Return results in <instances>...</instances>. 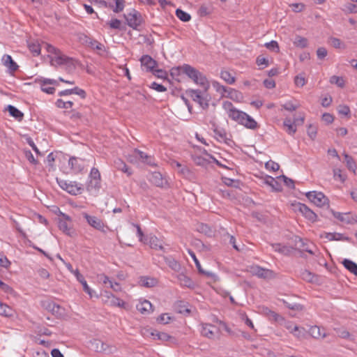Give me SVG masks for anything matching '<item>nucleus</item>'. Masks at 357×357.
Here are the masks:
<instances>
[{"label": "nucleus", "mask_w": 357, "mask_h": 357, "mask_svg": "<svg viewBox=\"0 0 357 357\" xmlns=\"http://www.w3.org/2000/svg\"><path fill=\"white\" fill-rule=\"evenodd\" d=\"M225 96L236 101H240L243 98L242 94L240 92L231 88H229V90Z\"/></svg>", "instance_id": "obj_36"}, {"label": "nucleus", "mask_w": 357, "mask_h": 357, "mask_svg": "<svg viewBox=\"0 0 357 357\" xmlns=\"http://www.w3.org/2000/svg\"><path fill=\"white\" fill-rule=\"evenodd\" d=\"M291 205L296 207L307 220L311 222L317 221V214L305 204L298 203L296 204H291Z\"/></svg>", "instance_id": "obj_15"}, {"label": "nucleus", "mask_w": 357, "mask_h": 357, "mask_svg": "<svg viewBox=\"0 0 357 357\" xmlns=\"http://www.w3.org/2000/svg\"><path fill=\"white\" fill-rule=\"evenodd\" d=\"M155 77L160 79H165L167 76V73L166 71L162 69L153 70L151 72Z\"/></svg>", "instance_id": "obj_60"}, {"label": "nucleus", "mask_w": 357, "mask_h": 357, "mask_svg": "<svg viewBox=\"0 0 357 357\" xmlns=\"http://www.w3.org/2000/svg\"><path fill=\"white\" fill-rule=\"evenodd\" d=\"M212 11L213 8L211 6L202 5L199 8L198 13L201 17H205L210 15Z\"/></svg>", "instance_id": "obj_50"}, {"label": "nucleus", "mask_w": 357, "mask_h": 357, "mask_svg": "<svg viewBox=\"0 0 357 357\" xmlns=\"http://www.w3.org/2000/svg\"><path fill=\"white\" fill-rule=\"evenodd\" d=\"M166 263L168 264V266L174 271H178L180 268V264L172 258H166L165 259Z\"/></svg>", "instance_id": "obj_55"}, {"label": "nucleus", "mask_w": 357, "mask_h": 357, "mask_svg": "<svg viewBox=\"0 0 357 357\" xmlns=\"http://www.w3.org/2000/svg\"><path fill=\"white\" fill-rule=\"evenodd\" d=\"M305 115L304 114H300L298 117L294 118L293 123H291V132H296V128H294V125L295 126L302 125L304 123Z\"/></svg>", "instance_id": "obj_51"}, {"label": "nucleus", "mask_w": 357, "mask_h": 357, "mask_svg": "<svg viewBox=\"0 0 357 357\" xmlns=\"http://www.w3.org/2000/svg\"><path fill=\"white\" fill-rule=\"evenodd\" d=\"M289 178L284 176H279L275 178L270 176H266L264 178V183L270 186L275 191H280L282 190V183H284L287 185V181Z\"/></svg>", "instance_id": "obj_9"}, {"label": "nucleus", "mask_w": 357, "mask_h": 357, "mask_svg": "<svg viewBox=\"0 0 357 357\" xmlns=\"http://www.w3.org/2000/svg\"><path fill=\"white\" fill-rule=\"evenodd\" d=\"M55 105L57 107L61 108V109H70L72 108L73 105V102L71 100H66L65 101L63 99H58Z\"/></svg>", "instance_id": "obj_46"}, {"label": "nucleus", "mask_w": 357, "mask_h": 357, "mask_svg": "<svg viewBox=\"0 0 357 357\" xmlns=\"http://www.w3.org/2000/svg\"><path fill=\"white\" fill-rule=\"evenodd\" d=\"M151 335L154 340H160L162 341H167L170 339V336L167 333L159 332L155 330L151 333Z\"/></svg>", "instance_id": "obj_37"}, {"label": "nucleus", "mask_w": 357, "mask_h": 357, "mask_svg": "<svg viewBox=\"0 0 357 357\" xmlns=\"http://www.w3.org/2000/svg\"><path fill=\"white\" fill-rule=\"evenodd\" d=\"M343 155L344 157L347 168L349 170L352 171L353 172H355L356 169V165L354 159L346 153H344Z\"/></svg>", "instance_id": "obj_43"}, {"label": "nucleus", "mask_w": 357, "mask_h": 357, "mask_svg": "<svg viewBox=\"0 0 357 357\" xmlns=\"http://www.w3.org/2000/svg\"><path fill=\"white\" fill-rule=\"evenodd\" d=\"M13 313L14 310L12 307L5 303L0 302V315L5 317H12Z\"/></svg>", "instance_id": "obj_34"}, {"label": "nucleus", "mask_w": 357, "mask_h": 357, "mask_svg": "<svg viewBox=\"0 0 357 357\" xmlns=\"http://www.w3.org/2000/svg\"><path fill=\"white\" fill-rule=\"evenodd\" d=\"M220 77L229 84H232L235 82V77L228 71L224 70L220 73Z\"/></svg>", "instance_id": "obj_44"}, {"label": "nucleus", "mask_w": 357, "mask_h": 357, "mask_svg": "<svg viewBox=\"0 0 357 357\" xmlns=\"http://www.w3.org/2000/svg\"><path fill=\"white\" fill-rule=\"evenodd\" d=\"M330 82L336 84L339 87H343L344 86V80L342 77L333 75L331 77Z\"/></svg>", "instance_id": "obj_52"}, {"label": "nucleus", "mask_w": 357, "mask_h": 357, "mask_svg": "<svg viewBox=\"0 0 357 357\" xmlns=\"http://www.w3.org/2000/svg\"><path fill=\"white\" fill-rule=\"evenodd\" d=\"M265 167L269 172H275L279 169V165L274 161L269 160L265 164Z\"/></svg>", "instance_id": "obj_56"}, {"label": "nucleus", "mask_w": 357, "mask_h": 357, "mask_svg": "<svg viewBox=\"0 0 357 357\" xmlns=\"http://www.w3.org/2000/svg\"><path fill=\"white\" fill-rule=\"evenodd\" d=\"M272 248L275 251L285 255H288L290 253L289 248L280 243L273 244Z\"/></svg>", "instance_id": "obj_42"}, {"label": "nucleus", "mask_w": 357, "mask_h": 357, "mask_svg": "<svg viewBox=\"0 0 357 357\" xmlns=\"http://www.w3.org/2000/svg\"><path fill=\"white\" fill-rule=\"evenodd\" d=\"M305 195L312 203L319 207L328 206L329 205L328 197L321 192H307Z\"/></svg>", "instance_id": "obj_7"}, {"label": "nucleus", "mask_w": 357, "mask_h": 357, "mask_svg": "<svg viewBox=\"0 0 357 357\" xmlns=\"http://www.w3.org/2000/svg\"><path fill=\"white\" fill-rule=\"evenodd\" d=\"M68 164L70 166L74 173L78 174L83 171L85 167V162L84 160L72 157L69 159Z\"/></svg>", "instance_id": "obj_20"}, {"label": "nucleus", "mask_w": 357, "mask_h": 357, "mask_svg": "<svg viewBox=\"0 0 357 357\" xmlns=\"http://www.w3.org/2000/svg\"><path fill=\"white\" fill-rule=\"evenodd\" d=\"M294 84L297 87H303L307 82L304 73H300L294 77Z\"/></svg>", "instance_id": "obj_48"}, {"label": "nucleus", "mask_w": 357, "mask_h": 357, "mask_svg": "<svg viewBox=\"0 0 357 357\" xmlns=\"http://www.w3.org/2000/svg\"><path fill=\"white\" fill-rule=\"evenodd\" d=\"M215 135L218 137L220 141H222L227 144H230L231 142L230 135L226 132V131L223 129L215 130Z\"/></svg>", "instance_id": "obj_32"}, {"label": "nucleus", "mask_w": 357, "mask_h": 357, "mask_svg": "<svg viewBox=\"0 0 357 357\" xmlns=\"http://www.w3.org/2000/svg\"><path fill=\"white\" fill-rule=\"evenodd\" d=\"M294 45L297 47L304 48L307 46L308 42L307 38L300 36H297L294 39Z\"/></svg>", "instance_id": "obj_45"}, {"label": "nucleus", "mask_w": 357, "mask_h": 357, "mask_svg": "<svg viewBox=\"0 0 357 357\" xmlns=\"http://www.w3.org/2000/svg\"><path fill=\"white\" fill-rule=\"evenodd\" d=\"M82 215L91 227L102 232H106L105 229L106 226L100 218L96 216L90 215L86 213H82Z\"/></svg>", "instance_id": "obj_12"}, {"label": "nucleus", "mask_w": 357, "mask_h": 357, "mask_svg": "<svg viewBox=\"0 0 357 357\" xmlns=\"http://www.w3.org/2000/svg\"><path fill=\"white\" fill-rule=\"evenodd\" d=\"M89 183L87 185L88 190H98L100 188V174L97 168L93 167L89 174Z\"/></svg>", "instance_id": "obj_11"}, {"label": "nucleus", "mask_w": 357, "mask_h": 357, "mask_svg": "<svg viewBox=\"0 0 357 357\" xmlns=\"http://www.w3.org/2000/svg\"><path fill=\"white\" fill-rule=\"evenodd\" d=\"M115 167L124 173L128 174V175L131 174V172L129 170V168L126 165V164L121 159H117L114 161Z\"/></svg>", "instance_id": "obj_39"}, {"label": "nucleus", "mask_w": 357, "mask_h": 357, "mask_svg": "<svg viewBox=\"0 0 357 357\" xmlns=\"http://www.w3.org/2000/svg\"><path fill=\"white\" fill-rule=\"evenodd\" d=\"M330 43L331 45H333L335 48L337 49H344L345 45L337 38H331Z\"/></svg>", "instance_id": "obj_54"}, {"label": "nucleus", "mask_w": 357, "mask_h": 357, "mask_svg": "<svg viewBox=\"0 0 357 357\" xmlns=\"http://www.w3.org/2000/svg\"><path fill=\"white\" fill-rule=\"evenodd\" d=\"M56 82L55 79H43L40 81L41 90L48 94H53L56 89L54 86H51L50 85L56 84Z\"/></svg>", "instance_id": "obj_22"}, {"label": "nucleus", "mask_w": 357, "mask_h": 357, "mask_svg": "<svg viewBox=\"0 0 357 357\" xmlns=\"http://www.w3.org/2000/svg\"><path fill=\"white\" fill-rule=\"evenodd\" d=\"M137 310L142 314H148L153 311L152 304L148 300H139L136 305Z\"/></svg>", "instance_id": "obj_23"}, {"label": "nucleus", "mask_w": 357, "mask_h": 357, "mask_svg": "<svg viewBox=\"0 0 357 357\" xmlns=\"http://www.w3.org/2000/svg\"><path fill=\"white\" fill-rule=\"evenodd\" d=\"M186 94L190 97L193 101L197 102L203 109L208 107V98L207 91L199 89H188Z\"/></svg>", "instance_id": "obj_4"}, {"label": "nucleus", "mask_w": 357, "mask_h": 357, "mask_svg": "<svg viewBox=\"0 0 357 357\" xmlns=\"http://www.w3.org/2000/svg\"><path fill=\"white\" fill-rule=\"evenodd\" d=\"M327 50L325 47H319L317 50V55L318 59H323L327 56Z\"/></svg>", "instance_id": "obj_64"}, {"label": "nucleus", "mask_w": 357, "mask_h": 357, "mask_svg": "<svg viewBox=\"0 0 357 357\" xmlns=\"http://www.w3.org/2000/svg\"><path fill=\"white\" fill-rule=\"evenodd\" d=\"M143 70L152 72L157 66V62L149 55H143L139 59Z\"/></svg>", "instance_id": "obj_18"}, {"label": "nucleus", "mask_w": 357, "mask_h": 357, "mask_svg": "<svg viewBox=\"0 0 357 357\" xmlns=\"http://www.w3.org/2000/svg\"><path fill=\"white\" fill-rule=\"evenodd\" d=\"M72 90V94H76L80 96L82 98H86V92L83 89L79 88V87H75L73 89H71Z\"/></svg>", "instance_id": "obj_63"}, {"label": "nucleus", "mask_w": 357, "mask_h": 357, "mask_svg": "<svg viewBox=\"0 0 357 357\" xmlns=\"http://www.w3.org/2000/svg\"><path fill=\"white\" fill-rule=\"evenodd\" d=\"M308 335H310L312 337L316 339L324 338L326 337L325 330L317 326H311L308 331Z\"/></svg>", "instance_id": "obj_25"}, {"label": "nucleus", "mask_w": 357, "mask_h": 357, "mask_svg": "<svg viewBox=\"0 0 357 357\" xmlns=\"http://www.w3.org/2000/svg\"><path fill=\"white\" fill-rule=\"evenodd\" d=\"M89 46L99 52L105 51V46L100 42L95 40H90L88 42Z\"/></svg>", "instance_id": "obj_47"}, {"label": "nucleus", "mask_w": 357, "mask_h": 357, "mask_svg": "<svg viewBox=\"0 0 357 357\" xmlns=\"http://www.w3.org/2000/svg\"><path fill=\"white\" fill-rule=\"evenodd\" d=\"M294 243V248L295 250H298L301 252H307L311 255H314V252L311 248L312 245H310L307 243H305L303 238L298 236H294L291 237V243Z\"/></svg>", "instance_id": "obj_13"}, {"label": "nucleus", "mask_w": 357, "mask_h": 357, "mask_svg": "<svg viewBox=\"0 0 357 357\" xmlns=\"http://www.w3.org/2000/svg\"><path fill=\"white\" fill-rule=\"evenodd\" d=\"M56 181L63 190L67 191L70 195H77L81 194L83 190L82 185L76 181H68L59 178H56Z\"/></svg>", "instance_id": "obj_6"}, {"label": "nucleus", "mask_w": 357, "mask_h": 357, "mask_svg": "<svg viewBox=\"0 0 357 357\" xmlns=\"http://www.w3.org/2000/svg\"><path fill=\"white\" fill-rule=\"evenodd\" d=\"M108 4L114 13H120L124 8L125 1L124 0H109Z\"/></svg>", "instance_id": "obj_28"}, {"label": "nucleus", "mask_w": 357, "mask_h": 357, "mask_svg": "<svg viewBox=\"0 0 357 357\" xmlns=\"http://www.w3.org/2000/svg\"><path fill=\"white\" fill-rule=\"evenodd\" d=\"M342 264L348 271L357 276V264L351 260L345 259L343 260Z\"/></svg>", "instance_id": "obj_33"}, {"label": "nucleus", "mask_w": 357, "mask_h": 357, "mask_svg": "<svg viewBox=\"0 0 357 357\" xmlns=\"http://www.w3.org/2000/svg\"><path fill=\"white\" fill-rule=\"evenodd\" d=\"M192 158L194 162L197 165L203 167L206 166L212 161H215L217 164H218V162L215 160V158L211 154L208 153L205 150L202 151L200 155L195 154Z\"/></svg>", "instance_id": "obj_16"}, {"label": "nucleus", "mask_w": 357, "mask_h": 357, "mask_svg": "<svg viewBox=\"0 0 357 357\" xmlns=\"http://www.w3.org/2000/svg\"><path fill=\"white\" fill-rule=\"evenodd\" d=\"M29 48L35 55H38L40 53V47L38 44L30 43L29 44Z\"/></svg>", "instance_id": "obj_61"}, {"label": "nucleus", "mask_w": 357, "mask_h": 357, "mask_svg": "<svg viewBox=\"0 0 357 357\" xmlns=\"http://www.w3.org/2000/svg\"><path fill=\"white\" fill-rule=\"evenodd\" d=\"M176 17L183 22H189L191 19V16L189 13L183 11L181 9H177L176 10Z\"/></svg>", "instance_id": "obj_49"}, {"label": "nucleus", "mask_w": 357, "mask_h": 357, "mask_svg": "<svg viewBox=\"0 0 357 357\" xmlns=\"http://www.w3.org/2000/svg\"><path fill=\"white\" fill-rule=\"evenodd\" d=\"M82 287H83V289L84 291L87 294H89V296L92 298L93 296H94V294H95V291L93 290H92L89 286L88 285L87 282L86 280H84V281H82Z\"/></svg>", "instance_id": "obj_59"}, {"label": "nucleus", "mask_w": 357, "mask_h": 357, "mask_svg": "<svg viewBox=\"0 0 357 357\" xmlns=\"http://www.w3.org/2000/svg\"><path fill=\"white\" fill-rule=\"evenodd\" d=\"M222 107L227 116L238 124L251 130H255L258 128L257 122L251 116L236 109L231 102H223Z\"/></svg>", "instance_id": "obj_1"}, {"label": "nucleus", "mask_w": 357, "mask_h": 357, "mask_svg": "<svg viewBox=\"0 0 357 357\" xmlns=\"http://www.w3.org/2000/svg\"><path fill=\"white\" fill-rule=\"evenodd\" d=\"M185 75L192 79L195 84L201 86L205 91H208L210 88V83L206 75L190 65L185 68Z\"/></svg>", "instance_id": "obj_2"}, {"label": "nucleus", "mask_w": 357, "mask_h": 357, "mask_svg": "<svg viewBox=\"0 0 357 357\" xmlns=\"http://www.w3.org/2000/svg\"><path fill=\"white\" fill-rule=\"evenodd\" d=\"M1 61L3 64L11 71H15L18 68V66L13 60L11 56L8 54L3 55Z\"/></svg>", "instance_id": "obj_27"}, {"label": "nucleus", "mask_w": 357, "mask_h": 357, "mask_svg": "<svg viewBox=\"0 0 357 357\" xmlns=\"http://www.w3.org/2000/svg\"><path fill=\"white\" fill-rule=\"evenodd\" d=\"M186 67H189V64H183L182 66L173 67L170 70V75L173 77V79L179 81V77L184 74L185 75V69Z\"/></svg>", "instance_id": "obj_26"}, {"label": "nucleus", "mask_w": 357, "mask_h": 357, "mask_svg": "<svg viewBox=\"0 0 357 357\" xmlns=\"http://www.w3.org/2000/svg\"><path fill=\"white\" fill-rule=\"evenodd\" d=\"M200 326V333L202 335L208 339H213L215 337V334L218 332V328L216 326L208 324H201Z\"/></svg>", "instance_id": "obj_19"}, {"label": "nucleus", "mask_w": 357, "mask_h": 357, "mask_svg": "<svg viewBox=\"0 0 357 357\" xmlns=\"http://www.w3.org/2000/svg\"><path fill=\"white\" fill-rule=\"evenodd\" d=\"M250 272L252 275H256L259 278L271 279L274 277L273 271L261 268L257 265L251 266L250 267Z\"/></svg>", "instance_id": "obj_14"}, {"label": "nucleus", "mask_w": 357, "mask_h": 357, "mask_svg": "<svg viewBox=\"0 0 357 357\" xmlns=\"http://www.w3.org/2000/svg\"><path fill=\"white\" fill-rule=\"evenodd\" d=\"M132 154L135 158L139 160L142 162L146 163L149 165H155L153 158L150 155L146 154L145 153L141 151L135 149L133 151Z\"/></svg>", "instance_id": "obj_24"}, {"label": "nucleus", "mask_w": 357, "mask_h": 357, "mask_svg": "<svg viewBox=\"0 0 357 357\" xmlns=\"http://www.w3.org/2000/svg\"><path fill=\"white\" fill-rule=\"evenodd\" d=\"M178 280L180 281L181 284L183 286L188 287H190L191 286H192V280L185 275H180L178 276Z\"/></svg>", "instance_id": "obj_53"}, {"label": "nucleus", "mask_w": 357, "mask_h": 357, "mask_svg": "<svg viewBox=\"0 0 357 357\" xmlns=\"http://www.w3.org/2000/svg\"><path fill=\"white\" fill-rule=\"evenodd\" d=\"M102 296L103 302L110 306H116L119 307H126V303L123 300L115 296L113 294L108 291H104L102 294Z\"/></svg>", "instance_id": "obj_10"}, {"label": "nucleus", "mask_w": 357, "mask_h": 357, "mask_svg": "<svg viewBox=\"0 0 357 357\" xmlns=\"http://www.w3.org/2000/svg\"><path fill=\"white\" fill-rule=\"evenodd\" d=\"M264 45L267 49L274 52H278L279 51L278 44L275 40H271V42L266 43Z\"/></svg>", "instance_id": "obj_57"}, {"label": "nucleus", "mask_w": 357, "mask_h": 357, "mask_svg": "<svg viewBox=\"0 0 357 357\" xmlns=\"http://www.w3.org/2000/svg\"><path fill=\"white\" fill-rule=\"evenodd\" d=\"M132 225L137 229V235L140 242L149 243L151 248L163 250L162 241L159 238L155 236H151L149 238L144 237L139 225L137 224H132Z\"/></svg>", "instance_id": "obj_5"}, {"label": "nucleus", "mask_w": 357, "mask_h": 357, "mask_svg": "<svg viewBox=\"0 0 357 357\" xmlns=\"http://www.w3.org/2000/svg\"><path fill=\"white\" fill-rule=\"evenodd\" d=\"M326 237L329 241H348L349 238L348 237L344 236L342 234L340 233H328L326 234Z\"/></svg>", "instance_id": "obj_38"}, {"label": "nucleus", "mask_w": 357, "mask_h": 357, "mask_svg": "<svg viewBox=\"0 0 357 357\" xmlns=\"http://www.w3.org/2000/svg\"><path fill=\"white\" fill-rule=\"evenodd\" d=\"M171 317L168 314H162L158 319L157 321L160 324H166L169 323Z\"/></svg>", "instance_id": "obj_62"}, {"label": "nucleus", "mask_w": 357, "mask_h": 357, "mask_svg": "<svg viewBox=\"0 0 357 357\" xmlns=\"http://www.w3.org/2000/svg\"><path fill=\"white\" fill-rule=\"evenodd\" d=\"M291 333L300 340L306 339L308 336V331L303 327L295 326Z\"/></svg>", "instance_id": "obj_30"}, {"label": "nucleus", "mask_w": 357, "mask_h": 357, "mask_svg": "<svg viewBox=\"0 0 357 357\" xmlns=\"http://www.w3.org/2000/svg\"><path fill=\"white\" fill-rule=\"evenodd\" d=\"M141 286L144 287H155L158 281L155 278L149 277H142L139 280Z\"/></svg>", "instance_id": "obj_31"}, {"label": "nucleus", "mask_w": 357, "mask_h": 357, "mask_svg": "<svg viewBox=\"0 0 357 357\" xmlns=\"http://www.w3.org/2000/svg\"><path fill=\"white\" fill-rule=\"evenodd\" d=\"M0 288L3 292L8 294L12 295L14 294V290L12 289V287H10L8 284L3 282L1 280H0Z\"/></svg>", "instance_id": "obj_58"}, {"label": "nucleus", "mask_w": 357, "mask_h": 357, "mask_svg": "<svg viewBox=\"0 0 357 357\" xmlns=\"http://www.w3.org/2000/svg\"><path fill=\"white\" fill-rule=\"evenodd\" d=\"M59 228L61 230L64 234L69 236H73L75 234V231L70 227L68 224V222H66L63 220H59L58 222Z\"/></svg>", "instance_id": "obj_29"}, {"label": "nucleus", "mask_w": 357, "mask_h": 357, "mask_svg": "<svg viewBox=\"0 0 357 357\" xmlns=\"http://www.w3.org/2000/svg\"><path fill=\"white\" fill-rule=\"evenodd\" d=\"M318 127L316 124H309L307 127V134L308 137L314 140L317 137Z\"/></svg>", "instance_id": "obj_40"}, {"label": "nucleus", "mask_w": 357, "mask_h": 357, "mask_svg": "<svg viewBox=\"0 0 357 357\" xmlns=\"http://www.w3.org/2000/svg\"><path fill=\"white\" fill-rule=\"evenodd\" d=\"M127 24L133 29L137 30L143 22V17L139 12L132 9L124 15Z\"/></svg>", "instance_id": "obj_8"}, {"label": "nucleus", "mask_w": 357, "mask_h": 357, "mask_svg": "<svg viewBox=\"0 0 357 357\" xmlns=\"http://www.w3.org/2000/svg\"><path fill=\"white\" fill-rule=\"evenodd\" d=\"M149 181L158 187L163 188L167 185V181L158 172H153L149 177Z\"/></svg>", "instance_id": "obj_21"}, {"label": "nucleus", "mask_w": 357, "mask_h": 357, "mask_svg": "<svg viewBox=\"0 0 357 357\" xmlns=\"http://www.w3.org/2000/svg\"><path fill=\"white\" fill-rule=\"evenodd\" d=\"M211 84L215 91L220 93L222 96H225L229 90L228 88L224 86L220 83L215 80L211 82Z\"/></svg>", "instance_id": "obj_35"}, {"label": "nucleus", "mask_w": 357, "mask_h": 357, "mask_svg": "<svg viewBox=\"0 0 357 357\" xmlns=\"http://www.w3.org/2000/svg\"><path fill=\"white\" fill-rule=\"evenodd\" d=\"M333 216L346 224H354L357 222V216L352 214L351 213H340L337 211H332Z\"/></svg>", "instance_id": "obj_17"}, {"label": "nucleus", "mask_w": 357, "mask_h": 357, "mask_svg": "<svg viewBox=\"0 0 357 357\" xmlns=\"http://www.w3.org/2000/svg\"><path fill=\"white\" fill-rule=\"evenodd\" d=\"M50 62L54 66H63L66 70L71 71L75 68V61L65 54L61 51H59L54 55H50Z\"/></svg>", "instance_id": "obj_3"}, {"label": "nucleus", "mask_w": 357, "mask_h": 357, "mask_svg": "<svg viewBox=\"0 0 357 357\" xmlns=\"http://www.w3.org/2000/svg\"><path fill=\"white\" fill-rule=\"evenodd\" d=\"M8 111L9 112L10 116L18 120H21L24 116L22 112H20L17 108L13 105L8 106Z\"/></svg>", "instance_id": "obj_41"}]
</instances>
